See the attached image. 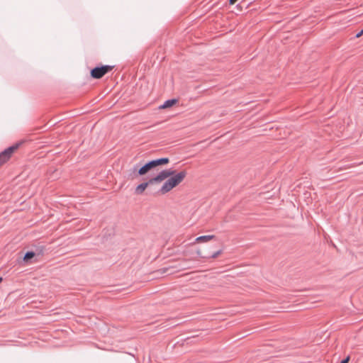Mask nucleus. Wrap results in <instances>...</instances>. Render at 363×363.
<instances>
[{"mask_svg": "<svg viewBox=\"0 0 363 363\" xmlns=\"http://www.w3.org/2000/svg\"><path fill=\"white\" fill-rule=\"evenodd\" d=\"M3 279L2 277H0V283L2 281Z\"/></svg>", "mask_w": 363, "mask_h": 363, "instance_id": "dca6fc26", "label": "nucleus"}, {"mask_svg": "<svg viewBox=\"0 0 363 363\" xmlns=\"http://www.w3.org/2000/svg\"><path fill=\"white\" fill-rule=\"evenodd\" d=\"M174 173H175L174 170L164 169V170L161 171L157 176L151 178V179L154 184L160 183L165 179L174 175Z\"/></svg>", "mask_w": 363, "mask_h": 363, "instance_id": "423d86ee", "label": "nucleus"}, {"mask_svg": "<svg viewBox=\"0 0 363 363\" xmlns=\"http://www.w3.org/2000/svg\"><path fill=\"white\" fill-rule=\"evenodd\" d=\"M169 162V159L168 157H161L150 160L144 164V168L141 170L140 172L143 171H147V172H149L150 170L156 168L157 167L167 164Z\"/></svg>", "mask_w": 363, "mask_h": 363, "instance_id": "20e7f679", "label": "nucleus"}, {"mask_svg": "<svg viewBox=\"0 0 363 363\" xmlns=\"http://www.w3.org/2000/svg\"><path fill=\"white\" fill-rule=\"evenodd\" d=\"M114 68L113 65H100L91 69L90 76L95 79H101L104 75L111 72Z\"/></svg>", "mask_w": 363, "mask_h": 363, "instance_id": "7ed1b4c3", "label": "nucleus"}, {"mask_svg": "<svg viewBox=\"0 0 363 363\" xmlns=\"http://www.w3.org/2000/svg\"><path fill=\"white\" fill-rule=\"evenodd\" d=\"M152 184H154V183H153V182H152L151 178L150 179H148L147 182L140 184L139 185H138L136 186V188L135 189V194H137V195L143 194V192L145 191V190L146 189V188L148 186L152 185Z\"/></svg>", "mask_w": 363, "mask_h": 363, "instance_id": "0eeeda50", "label": "nucleus"}, {"mask_svg": "<svg viewBox=\"0 0 363 363\" xmlns=\"http://www.w3.org/2000/svg\"><path fill=\"white\" fill-rule=\"evenodd\" d=\"M222 252H223L222 250H219L216 251V252L213 253L211 255L208 256V257L202 256V255H200L199 252V255L201 257H203V258H208V259L212 258V259H214V258H216L218 255H220L222 253Z\"/></svg>", "mask_w": 363, "mask_h": 363, "instance_id": "9b49d317", "label": "nucleus"}, {"mask_svg": "<svg viewBox=\"0 0 363 363\" xmlns=\"http://www.w3.org/2000/svg\"><path fill=\"white\" fill-rule=\"evenodd\" d=\"M363 35V30H361L359 33H357L355 35L356 38H359Z\"/></svg>", "mask_w": 363, "mask_h": 363, "instance_id": "ddd939ff", "label": "nucleus"}, {"mask_svg": "<svg viewBox=\"0 0 363 363\" xmlns=\"http://www.w3.org/2000/svg\"><path fill=\"white\" fill-rule=\"evenodd\" d=\"M144 168V165L139 168L138 164L134 165L133 168L130 169L128 174V179L133 180L138 178L139 176L145 175L147 173V171H143L142 172L141 170Z\"/></svg>", "mask_w": 363, "mask_h": 363, "instance_id": "39448f33", "label": "nucleus"}, {"mask_svg": "<svg viewBox=\"0 0 363 363\" xmlns=\"http://www.w3.org/2000/svg\"><path fill=\"white\" fill-rule=\"evenodd\" d=\"M187 173L186 170L179 172V173L174 174L164 183L158 193L160 194H164L170 191L173 188L178 186L186 177Z\"/></svg>", "mask_w": 363, "mask_h": 363, "instance_id": "f257e3e1", "label": "nucleus"}, {"mask_svg": "<svg viewBox=\"0 0 363 363\" xmlns=\"http://www.w3.org/2000/svg\"><path fill=\"white\" fill-rule=\"evenodd\" d=\"M37 254L33 251H28L25 253L23 261L26 264L32 263V259H33Z\"/></svg>", "mask_w": 363, "mask_h": 363, "instance_id": "6e6552de", "label": "nucleus"}, {"mask_svg": "<svg viewBox=\"0 0 363 363\" xmlns=\"http://www.w3.org/2000/svg\"><path fill=\"white\" fill-rule=\"evenodd\" d=\"M43 252V250H41L40 252H38V255H40V254H43V252Z\"/></svg>", "mask_w": 363, "mask_h": 363, "instance_id": "2eb2a0df", "label": "nucleus"}, {"mask_svg": "<svg viewBox=\"0 0 363 363\" xmlns=\"http://www.w3.org/2000/svg\"><path fill=\"white\" fill-rule=\"evenodd\" d=\"M238 0H228L230 5L235 4Z\"/></svg>", "mask_w": 363, "mask_h": 363, "instance_id": "4468645a", "label": "nucleus"}, {"mask_svg": "<svg viewBox=\"0 0 363 363\" xmlns=\"http://www.w3.org/2000/svg\"><path fill=\"white\" fill-rule=\"evenodd\" d=\"M215 238H216V236L213 235H201V236L196 238V241L197 242H208V241L215 239Z\"/></svg>", "mask_w": 363, "mask_h": 363, "instance_id": "9d476101", "label": "nucleus"}, {"mask_svg": "<svg viewBox=\"0 0 363 363\" xmlns=\"http://www.w3.org/2000/svg\"><path fill=\"white\" fill-rule=\"evenodd\" d=\"M350 359V356H347V357H345L342 360H341L340 363H348Z\"/></svg>", "mask_w": 363, "mask_h": 363, "instance_id": "f8f14e48", "label": "nucleus"}, {"mask_svg": "<svg viewBox=\"0 0 363 363\" xmlns=\"http://www.w3.org/2000/svg\"><path fill=\"white\" fill-rule=\"evenodd\" d=\"M178 102L177 99H171L164 101V103L160 106V108H167L173 106Z\"/></svg>", "mask_w": 363, "mask_h": 363, "instance_id": "1a4fd4ad", "label": "nucleus"}, {"mask_svg": "<svg viewBox=\"0 0 363 363\" xmlns=\"http://www.w3.org/2000/svg\"><path fill=\"white\" fill-rule=\"evenodd\" d=\"M23 141H18L0 152V167L6 163L12 155L21 147Z\"/></svg>", "mask_w": 363, "mask_h": 363, "instance_id": "f03ea898", "label": "nucleus"}]
</instances>
